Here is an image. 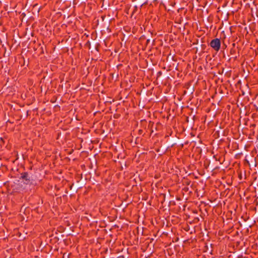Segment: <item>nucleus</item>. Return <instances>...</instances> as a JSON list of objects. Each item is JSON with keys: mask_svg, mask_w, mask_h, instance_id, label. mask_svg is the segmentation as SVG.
Masks as SVG:
<instances>
[{"mask_svg": "<svg viewBox=\"0 0 258 258\" xmlns=\"http://www.w3.org/2000/svg\"><path fill=\"white\" fill-rule=\"evenodd\" d=\"M55 99H57V98H53V100H52H52H50V101H51V102H55L54 100H55Z\"/></svg>", "mask_w": 258, "mask_h": 258, "instance_id": "4", "label": "nucleus"}, {"mask_svg": "<svg viewBox=\"0 0 258 258\" xmlns=\"http://www.w3.org/2000/svg\"><path fill=\"white\" fill-rule=\"evenodd\" d=\"M179 99V101H180L181 99H180V98H178Z\"/></svg>", "mask_w": 258, "mask_h": 258, "instance_id": "5", "label": "nucleus"}, {"mask_svg": "<svg viewBox=\"0 0 258 258\" xmlns=\"http://www.w3.org/2000/svg\"><path fill=\"white\" fill-rule=\"evenodd\" d=\"M20 178L23 180L24 183L26 184H32L34 181L32 175L26 172H23L21 174Z\"/></svg>", "mask_w": 258, "mask_h": 258, "instance_id": "1", "label": "nucleus"}, {"mask_svg": "<svg viewBox=\"0 0 258 258\" xmlns=\"http://www.w3.org/2000/svg\"><path fill=\"white\" fill-rule=\"evenodd\" d=\"M109 99L108 100H105L104 103L105 104L107 103H111L112 102H114V100L113 98H108Z\"/></svg>", "mask_w": 258, "mask_h": 258, "instance_id": "3", "label": "nucleus"}, {"mask_svg": "<svg viewBox=\"0 0 258 258\" xmlns=\"http://www.w3.org/2000/svg\"><path fill=\"white\" fill-rule=\"evenodd\" d=\"M210 46L215 50L218 51L220 49L221 46V42L220 39L218 38H216L212 40L211 41Z\"/></svg>", "mask_w": 258, "mask_h": 258, "instance_id": "2", "label": "nucleus"}]
</instances>
